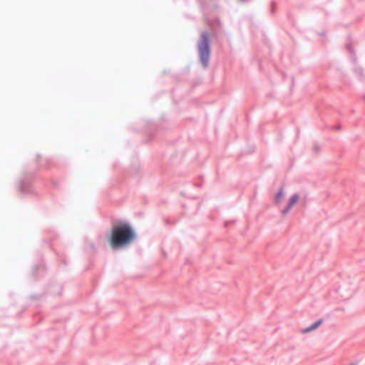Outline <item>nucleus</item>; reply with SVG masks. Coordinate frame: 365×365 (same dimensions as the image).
I'll return each instance as SVG.
<instances>
[{"mask_svg": "<svg viewBox=\"0 0 365 365\" xmlns=\"http://www.w3.org/2000/svg\"><path fill=\"white\" fill-rule=\"evenodd\" d=\"M322 322H323L322 319L318 320L317 322H316L314 324H313L310 327H309L304 329H302V333L306 334V333H309L310 331H312L317 329L322 324Z\"/></svg>", "mask_w": 365, "mask_h": 365, "instance_id": "4", "label": "nucleus"}, {"mask_svg": "<svg viewBox=\"0 0 365 365\" xmlns=\"http://www.w3.org/2000/svg\"><path fill=\"white\" fill-rule=\"evenodd\" d=\"M198 51L202 66L207 67L210 58V46L207 33H203L202 34V41L198 45Z\"/></svg>", "mask_w": 365, "mask_h": 365, "instance_id": "2", "label": "nucleus"}, {"mask_svg": "<svg viewBox=\"0 0 365 365\" xmlns=\"http://www.w3.org/2000/svg\"><path fill=\"white\" fill-rule=\"evenodd\" d=\"M284 197V193L282 190H280L275 197V202L277 203L280 202Z\"/></svg>", "mask_w": 365, "mask_h": 365, "instance_id": "5", "label": "nucleus"}, {"mask_svg": "<svg viewBox=\"0 0 365 365\" xmlns=\"http://www.w3.org/2000/svg\"><path fill=\"white\" fill-rule=\"evenodd\" d=\"M299 198V195H297V194L293 195L289 198L287 206L282 211V214L283 215L287 214L290 210V209L292 207V206H294V205H296L297 203Z\"/></svg>", "mask_w": 365, "mask_h": 365, "instance_id": "3", "label": "nucleus"}, {"mask_svg": "<svg viewBox=\"0 0 365 365\" xmlns=\"http://www.w3.org/2000/svg\"><path fill=\"white\" fill-rule=\"evenodd\" d=\"M135 239V234L131 226L122 223L112 227L108 241L113 250H118L129 246Z\"/></svg>", "mask_w": 365, "mask_h": 365, "instance_id": "1", "label": "nucleus"}]
</instances>
